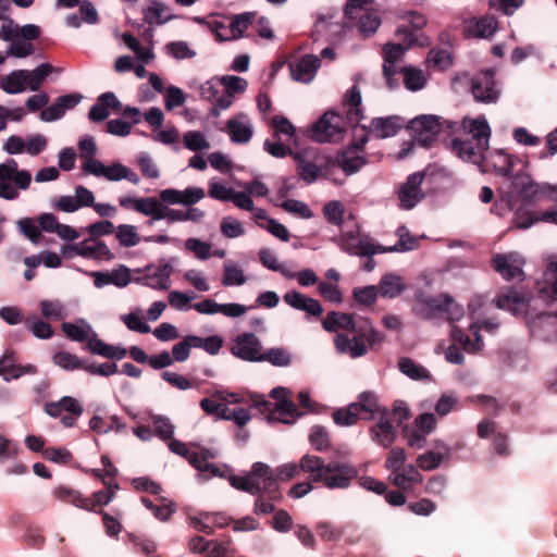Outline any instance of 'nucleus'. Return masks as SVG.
Listing matches in <instances>:
<instances>
[{
    "label": "nucleus",
    "mask_w": 557,
    "mask_h": 557,
    "mask_svg": "<svg viewBox=\"0 0 557 557\" xmlns=\"http://www.w3.org/2000/svg\"><path fill=\"white\" fill-rule=\"evenodd\" d=\"M17 230L21 234L27 237L33 244L38 245L41 243L42 234L35 220L32 218H23L16 222Z\"/></svg>",
    "instance_id": "338daca9"
},
{
    "label": "nucleus",
    "mask_w": 557,
    "mask_h": 557,
    "mask_svg": "<svg viewBox=\"0 0 557 557\" xmlns=\"http://www.w3.org/2000/svg\"><path fill=\"white\" fill-rule=\"evenodd\" d=\"M226 133L233 144H248L253 135L251 120L246 113H238L226 122Z\"/></svg>",
    "instance_id": "7c9ffc66"
},
{
    "label": "nucleus",
    "mask_w": 557,
    "mask_h": 557,
    "mask_svg": "<svg viewBox=\"0 0 557 557\" xmlns=\"http://www.w3.org/2000/svg\"><path fill=\"white\" fill-rule=\"evenodd\" d=\"M144 20L149 25H162L173 18L169 7L160 0H149V5L143 10Z\"/></svg>",
    "instance_id": "79ce46f5"
},
{
    "label": "nucleus",
    "mask_w": 557,
    "mask_h": 557,
    "mask_svg": "<svg viewBox=\"0 0 557 557\" xmlns=\"http://www.w3.org/2000/svg\"><path fill=\"white\" fill-rule=\"evenodd\" d=\"M354 325V314L338 311H331L322 320V326L327 332H337L338 330L350 331Z\"/></svg>",
    "instance_id": "09e8293b"
},
{
    "label": "nucleus",
    "mask_w": 557,
    "mask_h": 557,
    "mask_svg": "<svg viewBox=\"0 0 557 557\" xmlns=\"http://www.w3.org/2000/svg\"><path fill=\"white\" fill-rule=\"evenodd\" d=\"M36 368L32 364L21 367L15 363V354L13 351H5L0 358V375L5 381L15 380L26 373H35Z\"/></svg>",
    "instance_id": "ea45409f"
},
{
    "label": "nucleus",
    "mask_w": 557,
    "mask_h": 557,
    "mask_svg": "<svg viewBox=\"0 0 557 557\" xmlns=\"http://www.w3.org/2000/svg\"><path fill=\"white\" fill-rule=\"evenodd\" d=\"M24 324L26 329L37 338L48 339L53 335V329L51 325L48 322L40 320L35 314L26 317Z\"/></svg>",
    "instance_id": "bf43d9fd"
},
{
    "label": "nucleus",
    "mask_w": 557,
    "mask_h": 557,
    "mask_svg": "<svg viewBox=\"0 0 557 557\" xmlns=\"http://www.w3.org/2000/svg\"><path fill=\"white\" fill-rule=\"evenodd\" d=\"M471 92L478 102L495 103L500 95L493 70H483L471 78Z\"/></svg>",
    "instance_id": "f3484780"
},
{
    "label": "nucleus",
    "mask_w": 557,
    "mask_h": 557,
    "mask_svg": "<svg viewBox=\"0 0 557 557\" xmlns=\"http://www.w3.org/2000/svg\"><path fill=\"white\" fill-rule=\"evenodd\" d=\"M141 276L135 278V282L157 290H166L171 287V275L173 267L171 263L161 260L157 264H149L143 270Z\"/></svg>",
    "instance_id": "dca6fc26"
},
{
    "label": "nucleus",
    "mask_w": 557,
    "mask_h": 557,
    "mask_svg": "<svg viewBox=\"0 0 557 557\" xmlns=\"http://www.w3.org/2000/svg\"><path fill=\"white\" fill-rule=\"evenodd\" d=\"M41 36V28L36 24L17 25L12 20L3 24L0 38L10 42L8 53L14 58L23 59L35 52L34 40Z\"/></svg>",
    "instance_id": "6e6552de"
},
{
    "label": "nucleus",
    "mask_w": 557,
    "mask_h": 557,
    "mask_svg": "<svg viewBox=\"0 0 557 557\" xmlns=\"http://www.w3.org/2000/svg\"><path fill=\"white\" fill-rule=\"evenodd\" d=\"M82 100L83 95L79 92H71L60 96L53 103L41 110L39 119L47 123L61 120L67 111L78 106Z\"/></svg>",
    "instance_id": "393cba45"
},
{
    "label": "nucleus",
    "mask_w": 557,
    "mask_h": 557,
    "mask_svg": "<svg viewBox=\"0 0 557 557\" xmlns=\"http://www.w3.org/2000/svg\"><path fill=\"white\" fill-rule=\"evenodd\" d=\"M354 404L357 405L361 420H374L382 416L383 411H389L379 404L377 396L372 392H362L358 397V401Z\"/></svg>",
    "instance_id": "c9c22d12"
},
{
    "label": "nucleus",
    "mask_w": 557,
    "mask_h": 557,
    "mask_svg": "<svg viewBox=\"0 0 557 557\" xmlns=\"http://www.w3.org/2000/svg\"><path fill=\"white\" fill-rule=\"evenodd\" d=\"M122 104L114 92L107 91L101 94L88 112V117L92 122H102L110 115V110L119 111Z\"/></svg>",
    "instance_id": "f704fd0d"
},
{
    "label": "nucleus",
    "mask_w": 557,
    "mask_h": 557,
    "mask_svg": "<svg viewBox=\"0 0 557 557\" xmlns=\"http://www.w3.org/2000/svg\"><path fill=\"white\" fill-rule=\"evenodd\" d=\"M228 482L234 488L257 496L253 507L257 515L275 511L274 502L282 497L272 468L264 462H255L250 472L243 475L231 474Z\"/></svg>",
    "instance_id": "f257e3e1"
},
{
    "label": "nucleus",
    "mask_w": 557,
    "mask_h": 557,
    "mask_svg": "<svg viewBox=\"0 0 557 557\" xmlns=\"http://www.w3.org/2000/svg\"><path fill=\"white\" fill-rule=\"evenodd\" d=\"M90 175L106 178L107 181L110 182H119L122 180H126L134 185H137L140 182V177L135 171L120 162L104 164L102 161H100L98 165L95 169H92Z\"/></svg>",
    "instance_id": "b1692460"
},
{
    "label": "nucleus",
    "mask_w": 557,
    "mask_h": 557,
    "mask_svg": "<svg viewBox=\"0 0 557 557\" xmlns=\"http://www.w3.org/2000/svg\"><path fill=\"white\" fill-rule=\"evenodd\" d=\"M247 282V277L243 269L236 263L227 260L223 263V275L221 283L225 287L242 286Z\"/></svg>",
    "instance_id": "603ef678"
},
{
    "label": "nucleus",
    "mask_w": 557,
    "mask_h": 557,
    "mask_svg": "<svg viewBox=\"0 0 557 557\" xmlns=\"http://www.w3.org/2000/svg\"><path fill=\"white\" fill-rule=\"evenodd\" d=\"M533 336L550 342L557 339V313H540L529 322Z\"/></svg>",
    "instance_id": "473e14b6"
},
{
    "label": "nucleus",
    "mask_w": 557,
    "mask_h": 557,
    "mask_svg": "<svg viewBox=\"0 0 557 557\" xmlns=\"http://www.w3.org/2000/svg\"><path fill=\"white\" fill-rule=\"evenodd\" d=\"M424 180L422 172L410 174L406 182L401 185L398 191V199L400 207L405 210H410L416 207L423 198L421 184Z\"/></svg>",
    "instance_id": "bb28decb"
},
{
    "label": "nucleus",
    "mask_w": 557,
    "mask_h": 557,
    "mask_svg": "<svg viewBox=\"0 0 557 557\" xmlns=\"http://www.w3.org/2000/svg\"><path fill=\"white\" fill-rule=\"evenodd\" d=\"M334 344L338 352L347 354L351 358L362 357L368 350L363 338L360 336L349 338L346 334L338 333L334 338Z\"/></svg>",
    "instance_id": "4c0bfd02"
},
{
    "label": "nucleus",
    "mask_w": 557,
    "mask_h": 557,
    "mask_svg": "<svg viewBox=\"0 0 557 557\" xmlns=\"http://www.w3.org/2000/svg\"><path fill=\"white\" fill-rule=\"evenodd\" d=\"M61 253L65 258H73L74 256L98 260H111L113 258L110 248L103 242L94 238L86 239L79 244L64 245L61 247Z\"/></svg>",
    "instance_id": "6ab92c4d"
},
{
    "label": "nucleus",
    "mask_w": 557,
    "mask_h": 557,
    "mask_svg": "<svg viewBox=\"0 0 557 557\" xmlns=\"http://www.w3.org/2000/svg\"><path fill=\"white\" fill-rule=\"evenodd\" d=\"M497 26V20L492 15L469 17L462 22V35L466 38L487 39L493 37Z\"/></svg>",
    "instance_id": "5701e85b"
},
{
    "label": "nucleus",
    "mask_w": 557,
    "mask_h": 557,
    "mask_svg": "<svg viewBox=\"0 0 557 557\" xmlns=\"http://www.w3.org/2000/svg\"><path fill=\"white\" fill-rule=\"evenodd\" d=\"M153 434L163 441L173 438L175 426L171 419L162 414H152Z\"/></svg>",
    "instance_id": "0e129e2a"
},
{
    "label": "nucleus",
    "mask_w": 557,
    "mask_h": 557,
    "mask_svg": "<svg viewBox=\"0 0 557 557\" xmlns=\"http://www.w3.org/2000/svg\"><path fill=\"white\" fill-rule=\"evenodd\" d=\"M361 92L357 86L349 88L344 96V107L347 123L350 126H360L364 132L362 136L384 139L395 136L404 126V119L398 115L374 117L369 125L362 124L366 119L361 108Z\"/></svg>",
    "instance_id": "f03ea898"
},
{
    "label": "nucleus",
    "mask_w": 557,
    "mask_h": 557,
    "mask_svg": "<svg viewBox=\"0 0 557 557\" xmlns=\"http://www.w3.org/2000/svg\"><path fill=\"white\" fill-rule=\"evenodd\" d=\"M262 350L261 341L251 332L238 334L231 347V354L234 357L247 362H260Z\"/></svg>",
    "instance_id": "a211bd4d"
},
{
    "label": "nucleus",
    "mask_w": 557,
    "mask_h": 557,
    "mask_svg": "<svg viewBox=\"0 0 557 557\" xmlns=\"http://www.w3.org/2000/svg\"><path fill=\"white\" fill-rule=\"evenodd\" d=\"M272 127L274 128L273 138L285 140L287 143L294 141L296 128L288 119L281 115H275L272 119Z\"/></svg>",
    "instance_id": "4d7b16f0"
},
{
    "label": "nucleus",
    "mask_w": 557,
    "mask_h": 557,
    "mask_svg": "<svg viewBox=\"0 0 557 557\" xmlns=\"http://www.w3.org/2000/svg\"><path fill=\"white\" fill-rule=\"evenodd\" d=\"M399 370L403 374L412 380H429V371L421 364H418L410 358H401L399 360Z\"/></svg>",
    "instance_id": "69168bd1"
},
{
    "label": "nucleus",
    "mask_w": 557,
    "mask_h": 557,
    "mask_svg": "<svg viewBox=\"0 0 557 557\" xmlns=\"http://www.w3.org/2000/svg\"><path fill=\"white\" fill-rule=\"evenodd\" d=\"M32 184V174L26 169H20L13 158H8L0 163V198L16 200L20 190H27Z\"/></svg>",
    "instance_id": "1a4fd4ad"
},
{
    "label": "nucleus",
    "mask_w": 557,
    "mask_h": 557,
    "mask_svg": "<svg viewBox=\"0 0 557 557\" xmlns=\"http://www.w3.org/2000/svg\"><path fill=\"white\" fill-rule=\"evenodd\" d=\"M86 347L91 354L99 355L108 359L121 360L127 354L125 348L110 345L99 339L95 331L86 342Z\"/></svg>",
    "instance_id": "e433bc0d"
},
{
    "label": "nucleus",
    "mask_w": 557,
    "mask_h": 557,
    "mask_svg": "<svg viewBox=\"0 0 557 557\" xmlns=\"http://www.w3.org/2000/svg\"><path fill=\"white\" fill-rule=\"evenodd\" d=\"M53 72H60V69L53 67L50 63H41L34 70H26L27 87L30 91H38L48 75Z\"/></svg>",
    "instance_id": "3c124183"
},
{
    "label": "nucleus",
    "mask_w": 557,
    "mask_h": 557,
    "mask_svg": "<svg viewBox=\"0 0 557 557\" xmlns=\"http://www.w3.org/2000/svg\"><path fill=\"white\" fill-rule=\"evenodd\" d=\"M300 470L309 473L314 483H323L330 490L348 488L354 479L358 476V468L348 462L331 461L315 455H305L299 460Z\"/></svg>",
    "instance_id": "20e7f679"
},
{
    "label": "nucleus",
    "mask_w": 557,
    "mask_h": 557,
    "mask_svg": "<svg viewBox=\"0 0 557 557\" xmlns=\"http://www.w3.org/2000/svg\"><path fill=\"white\" fill-rule=\"evenodd\" d=\"M253 17V13L250 12L234 15L230 23V39L233 40L240 38L252 22Z\"/></svg>",
    "instance_id": "774afa93"
},
{
    "label": "nucleus",
    "mask_w": 557,
    "mask_h": 557,
    "mask_svg": "<svg viewBox=\"0 0 557 557\" xmlns=\"http://www.w3.org/2000/svg\"><path fill=\"white\" fill-rule=\"evenodd\" d=\"M406 288L403 278L394 273L384 274L379 284L380 295L388 299L398 297Z\"/></svg>",
    "instance_id": "c03bdc74"
},
{
    "label": "nucleus",
    "mask_w": 557,
    "mask_h": 557,
    "mask_svg": "<svg viewBox=\"0 0 557 557\" xmlns=\"http://www.w3.org/2000/svg\"><path fill=\"white\" fill-rule=\"evenodd\" d=\"M26 70H14L7 74L1 82V88L9 95L22 94L27 87Z\"/></svg>",
    "instance_id": "8fccbe9b"
},
{
    "label": "nucleus",
    "mask_w": 557,
    "mask_h": 557,
    "mask_svg": "<svg viewBox=\"0 0 557 557\" xmlns=\"http://www.w3.org/2000/svg\"><path fill=\"white\" fill-rule=\"evenodd\" d=\"M407 454L401 447H392L385 460V469L389 472L388 481L401 491H412L421 484L423 476L418 468L406 463Z\"/></svg>",
    "instance_id": "0eeeda50"
},
{
    "label": "nucleus",
    "mask_w": 557,
    "mask_h": 557,
    "mask_svg": "<svg viewBox=\"0 0 557 557\" xmlns=\"http://www.w3.org/2000/svg\"><path fill=\"white\" fill-rule=\"evenodd\" d=\"M283 300L293 309L305 311L312 317H320L323 313V307L319 300L310 298L298 290H288L284 294Z\"/></svg>",
    "instance_id": "72a5a7b5"
},
{
    "label": "nucleus",
    "mask_w": 557,
    "mask_h": 557,
    "mask_svg": "<svg viewBox=\"0 0 557 557\" xmlns=\"http://www.w3.org/2000/svg\"><path fill=\"white\" fill-rule=\"evenodd\" d=\"M294 159L297 165V173L300 180L307 184H312L321 174V169L310 161L304 152H296Z\"/></svg>",
    "instance_id": "49530a36"
},
{
    "label": "nucleus",
    "mask_w": 557,
    "mask_h": 557,
    "mask_svg": "<svg viewBox=\"0 0 557 557\" xmlns=\"http://www.w3.org/2000/svg\"><path fill=\"white\" fill-rule=\"evenodd\" d=\"M343 132V117L330 111L310 126L309 136L317 143H331L337 140Z\"/></svg>",
    "instance_id": "2eb2a0df"
},
{
    "label": "nucleus",
    "mask_w": 557,
    "mask_h": 557,
    "mask_svg": "<svg viewBox=\"0 0 557 557\" xmlns=\"http://www.w3.org/2000/svg\"><path fill=\"white\" fill-rule=\"evenodd\" d=\"M206 191L201 187L188 186L181 190L175 188H166L160 191L159 197L161 201L168 205H181L190 207L202 200Z\"/></svg>",
    "instance_id": "a878e982"
},
{
    "label": "nucleus",
    "mask_w": 557,
    "mask_h": 557,
    "mask_svg": "<svg viewBox=\"0 0 557 557\" xmlns=\"http://www.w3.org/2000/svg\"><path fill=\"white\" fill-rule=\"evenodd\" d=\"M45 411L48 416L58 418L62 414V412L82 416L84 409L76 398L64 396L58 401L47 403L45 405Z\"/></svg>",
    "instance_id": "a19ab883"
},
{
    "label": "nucleus",
    "mask_w": 557,
    "mask_h": 557,
    "mask_svg": "<svg viewBox=\"0 0 557 557\" xmlns=\"http://www.w3.org/2000/svg\"><path fill=\"white\" fill-rule=\"evenodd\" d=\"M456 125V122H442V119L437 115L425 114L410 120L408 128L412 132L413 139L418 145L430 147L445 126L454 129Z\"/></svg>",
    "instance_id": "9d476101"
},
{
    "label": "nucleus",
    "mask_w": 557,
    "mask_h": 557,
    "mask_svg": "<svg viewBox=\"0 0 557 557\" xmlns=\"http://www.w3.org/2000/svg\"><path fill=\"white\" fill-rule=\"evenodd\" d=\"M550 191V200L557 202V188L548 189ZM536 221L557 224V209L546 210L541 212H523L518 210L513 213L512 223L517 228L527 230L531 227Z\"/></svg>",
    "instance_id": "c85d7f7f"
},
{
    "label": "nucleus",
    "mask_w": 557,
    "mask_h": 557,
    "mask_svg": "<svg viewBox=\"0 0 557 557\" xmlns=\"http://www.w3.org/2000/svg\"><path fill=\"white\" fill-rule=\"evenodd\" d=\"M524 258L515 251L496 253L492 258L494 270L506 281L522 280Z\"/></svg>",
    "instance_id": "412c9836"
},
{
    "label": "nucleus",
    "mask_w": 557,
    "mask_h": 557,
    "mask_svg": "<svg viewBox=\"0 0 557 557\" xmlns=\"http://www.w3.org/2000/svg\"><path fill=\"white\" fill-rule=\"evenodd\" d=\"M396 35L404 38V44L388 42L383 48V74L389 88L396 86L393 82V76L397 73L396 64L414 42L413 34L406 26H398Z\"/></svg>",
    "instance_id": "9b49d317"
},
{
    "label": "nucleus",
    "mask_w": 557,
    "mask_h": 557,
    "mask_svg": "<svg viewBox=\"0 0 557 557\" xmlns=\"http://www.w3.org/2000/svg\"><path fill=\"white\" fill-rule=\"evenodd\" d=\"M62 331L72 341L77 343L87 342L94 330L84 319H77L75 322H64Z\"/></svg>",
    "instance_id": "de8ad7c7"
},
{
    "label": "nucleus",
    "mask_w": 557,
    "mask_h": 557,
    "mask_svg": "<svg viewBox=\"0 0 557 557\" xmlns=\"http://www.w3.org/2000/svg\"><path fill=\"white\" fill-rule=\"evenodd\" d=\"M471 331L474 335L473 341L468 334L455 325H453L450 334L455 345H460L462 349L469 354H475L483 348V339L481 334H478V330Z\"/></svg>",
    "instance_id": "37998d69"
},
{
    "label": "nucleus",
    "mask_w": 557,
    "mask_h": 557,
    "mask_svg": "<svg viewBox=\"0 0 557 557\" xmlns=\"http://www.w3.org/2000/svg\"><path fill=\"white\" fill-rule=\"evenodd\" d=\"M269 362L274 367H287L292 363L289 352L283 347H273L262 350L260 362Z\"/></svg>",
    "instance_id": "680f3d73"
},
{
    "label": "nucleus",
    "mask_w": 557,
    "mask_h": 557,
    "mask_svg": "<svg viewBox=\"0 0 557 557\" xmlns=\"http://www.w3.org/2000/svg\"><path fill=\"white\" fill-rule=\"evenodd\" d=\"M54 495L58 499L62 502L71 503L72 505L86 509V510H92L94 509V503L87 498L82 496L77 491H74L72 488L65 487V486H59L54 491Z\"/></svg>",
    "instance_id": "864d4df0"
},
{
    "label": "nucleus",
    "mask_w": 557,
    "mask_h": 557,
    "mask_svg": "<svg viewBox=\"0 0 557 557\" xmlns=\"http://www.w3.org/2000/svg\"><path fill=\"white\" fill-rule=\"evenodd\" d=\"M550 188H557V186L541 185L532 182L528 175L518 173L511 182V189L505 196H502L500 200L496 201L492 212L499 216L510 210H515V213L518 210L531 212L530 207L545 199L550 200V191L548 190Z\"/></svg>",
    "instance_id": "7ed1b4c3"
},
{
    "label": "nucleus",
    "mask_w": 557,
    "mask_h": 557,
    "mask_svg": "<svg viewBox=\"0 0 557 557\" xmlns=\"http://www.w3.org/2000/svg\"><path fill=\"white\" fill-rule=\"evenodd\" d=\"M251 400L253 406L257 407L260 412L268 413V420L271 422L289 424L294 423L300 416L290 399H283L273 404L263 395H256L251 396Z\"/></svg>",
    "instance_id": "ddd939ff"
},
{
    "label": "nucleus",
    "mask_w": 557,
    "mask_h": 557,
    "mask_svg": "<svg viewBox=\"0 0 557 557\" xmlns=\"http://www.w3.org/2000/svg\"><path fill=\"white\" fill-rule=\"evenodd\" d=\"M357 18H359L358 29L363 37L373 35L381 25L380 16L372 11L366 10Z\"/></svg>",
    "instance_id": "e2e57ef3"
},
{
    "label": "nucleus",
    "mask_w": 557,
    "mask_h": 557,
    "mask_svg": "<svg viewBox=\"0 0 557 557\" xmlns=\"http://www.w3.org/2000/svg\"><path fill=\"white\" fill-rule=\"evenodd\" d=\"M339 248L352 256L370 257L384 253V246L375 244L369 236L347 232L333 239Z\"/></svg>",
    "instance_id": "4468645a"
},
{
    "label": "nucleus",
    "mask_w": 557,
    "mask_h": 557,
    "mask_svg": "<svg viewBox=\"0 0 557 557\" xmlns=\"http://www.w3.org/2000/svg\"><path fill=\"white\" fill-rule=\"evenodd\" d=\"M537 290L544 297L557 299V258L549 262L543 282H537Z\"/></svg>",
    "instance_id": "a18cd8bd"
},
{
    "label": "nucleus",
    "mask_w": 557,
    "mask_h": 557,
    "mask_svg": "<svg viewBox=\"0 0 557 557\" xmlns=\"http://www.w3.org/2000/svg\"><path fill=\"white\" fill-rule=\"evenodd\" d=\"M528 301V294L515 287H507L502 290L495 299L497 308L509 311L515 315L527 308Z\"/></svg>",
    "instance_id": "2f4dec72"
},
{
    "label": "nucleus",
    "mask_w": 557,
    "mask_h": 557,
    "mask_svg": "<svg viewBox=\"0 0 557 557\" xmlns=\"http://www.w3.org/2000/svg\"><path fill=\"white\" fill-rule=\"evenodd\" d=\"M461 126L467 137L454 138L451 150L459 159L481 166L488 150L490 125L484 117H479L465 119Z\"/></svg>",
    "instance_id": "39448f33"
},
{
    "label": "nucleus",
    "mask_w": 557,
    "mask_h": 557,
    "mask_svg": "<svg viewBox=\"0 0 557 557\" xmlns=\"http://www.w3.org/2000/svg\"><path fill=\"white\" fill-rule=\"evenodd\" d=\"M321 66V60L314 54H305L289 60L288 67L293 81L302 84L312 82Z\"/></svg>",
    "instance_id": "4be33fe9"
},
{
    "label": "nucleus",
    "mask_w": 557,
    "mask_h": 557,
    "mask_svg": "<svg viewBox=\"0 0 557 557\" xmlns=\"http://www.w3.org/2000/svg\"><path fill=\"white\" fill-rule=\"evenodd\" d=\"M122 39L124 45L135 53L136 59L140 63L147 64L154 58L152 48L143 47L138 39L131 33H124Z\"/></svg>",
    "instance_id": "5fc2aeb1"
},
{
    "label": "nucleus",
    "mask_w": 557,
    "mask_h": 557,
    "mask_svg": "<svg viewBox=\"0 0 557 557\" xmlns=\"http://www.w3.org/2000/svg\"><path fill=\"white\" fill-rule=\"evenodd\" d=\"M78 149L82 160V170L84 173L90 174L92 169L100 162L99 159L95 158L98 151L95 138L90 135L83 136L78 141Z\"/></svg>",
    "instance_id": "58836bf2"
},
{
    "label": "nucleus",
    "mask_w": 557,
    "mask_h": 557,
    "mask_svg": "<svg viewBox=\"0 0 557 557\" xmlns=\"http://www.w3.org/2000/svg\"><path fill=\"white\" fill-rule=\"evenodd\" d=\"M48 138L40 133L30 134L26 137L20 135L9 136L2 144V151L9 156L26 153L37 157L48 148Z\"/></svg>",
    "instance_id": "f8f14e48"
},
{
    "label": "nucleus",
    "mask_w": 557,
    "mask_h": 557,
    "mask_svg": "<svg viewBox=\"0 0 557 557\" xmlns=\"http://www.w3.org/2000/svg\"><path fill=\"white\" fill-rule=\"evenodd\" d=\"M162 202L163 201H161V199L159 200L156 197L139 198L137 212L145 216H149L150 220L148 221V224L151 225L153 222L161 220L160 213H162L164 206Z\"/></svg>",
    "instance_id": "6e6d98bb"
},
{
    "label": "nucleus",
    "mask_w": 557,
    "mask_h": 557,
    "mask_svg": "<svg viewBox=\"0 0 557 557\" xmlns=\"http://www.w3.org/2000/svg\"><path fill=\"white\" fill-rule=\"evenodd\" d=\"M367 144V136H361L358 141L347 147L341 154L335 159L338 168L349 176L367 164V157L363 152V148Z\"/></svg>",
    "instance_id": "aec40b11"
},
{
    "label": "nucleus",
    "mask_w": 557,
    "mask_h": 557,
    "mask_svg": "<svg viewBox=\"0 0 557 557\" xmlns=\"http://www.w3.org/2000/svg\"><path fill=\"white\" fill-rule=\"evenodd\" d=\"M374 420L375 424L370 428L372 441L383 448H389L397 435L392 422L391 411H383V414Z\"/></svg>",
    "instance_id": "cd10ccee"
},
{
    "label": "nucleus",
    "mask_w": 557,
    "mask_h": 557,
    "mask_svg": "<svg viewBox=\"0 0 557 557\" xmlns=\"http://www.w3.org/2000/svg\"><path fill=\"white\" fill-rule=\"evenodd\" d=\"M404 75V85L410 91H418L424 88L426 84V76L422 70L412 66L404 67L401 70Z\"/></svg>",
    "instance_id": "052dcab7"
},
{
    "label": "nucleus",
    "mask_w": 557,
    "mask_h": 557,
    "mask_svg": "<svg viewBox=\"0 0 557 557\" xmlns=\"http://www.w3.org/2000/svg\"><path fill=\"white\" fill-rule=\"evenodd\" d=\"M218 418L234 421L236 425L243 428L250 421L251 416L245 408H230L225 403H222L218 412Z\"/></svg>",
    "instance_id": "13d9d810"
},
{
    "label": "nucleus",
    "mask_w": 557,
    "mask_h": 557,
    "mask_svg": "<svg viewBox=\"0 0 557 557\" xmlns=\"http://www.w3.org/2000/svg\"><path fill=\"white\" fill-rule=\"evenodd\" d=\"M519 162L518 158L511 156L505 150H496L485 154V159L481 164L482 171H488L493 168L495 173L503 176H511L515 171L516 163Z\"/></svg>",
    "instance_id": "c756f323"
},
{
    "label": "nucleus",
    "mask_w": 557,
    "mask_h": 557,
    "mask_svg": "<svg viewBox=\"0 0 557 557\" xmlns=\"http://www.w3.org/2000/svg\"><path fill=\"white\" fill-rule=\"evenodd\" d=\"M412 312L424 320L445 318L451 323L459 321L465 314L463 307L448 294L430 296L423 292L414 294Z\"/></svg>",
    "instance_id": "423d86ee"
}]
</instances>
